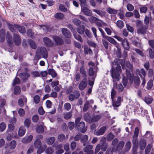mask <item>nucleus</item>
<instances>
[{
  "label": "nucleus",
  "mask_w": 154,
  "mask_h": 154,
  "mask_svg": "<svg viewBox=\"0 0 154 154\" xmlns=\"http://www.w3.org/2000/svg\"><path fill=\"white\" fill-rule=\"evenodd\" d=\"M111 77L113 79V82L114 84V82H116V81H119L120 79V74L122 72L121 66H117L116 69L112 67L110 71Z\"/></svg>",
  "instance_id": "1"
},
{
  "label": "nucleus",
  "mask_w": 154,
  "mask_h": 154,
  "mask_svg": "<svg viewBox=\"0 0 154 154\" xmlns=\"http://www.w3.org/2000/svg\"><path fill=\"white\" fill-rule=\"evenodd\" d=\"M135 23L137 26L138 28L137 33L140 35L145 34L148 29V25H143V22L138 20L136 21Z\"/></svg>",
  "instance_id": "2"
},
{
  "label": "nucleus",
  "mask_w": 154,
  "mask_h": 154,
  "mask_svg": "<svg viewBox=\"0 0 154 154\" xmlns=\"http://www.w3.org/2000/svg\"><path fill=\"white\" fill-rule=\"evenodd\" d=\"M81 118L77 117L75 120V126L79 132L82 133L85 132L87 129L85 126V123L83 122H81Z\"/></svg>",
  "instance_id": "3"
},
{
  "label": "nucleus",
  "mask_w": 154,
  "mask_h": 154,
  "mask_svg": "<svg viewBox=\"0 0 154 154\" xmlns=\"http://www.w3.org/2000/svg\"><path fill=\"white\" fill-rule=\"evenodd\" d=\"M41 56L45 58H47L48 57V53L47 51L45 48L43 47L38 48L37 51L35 55V58L38 59H39L41 57Z\"/></svg>",
  "instance_id": "4"
},
{
  "label": "nucleus",
  "mask_w": 154,
  "mask_h": 154,
  "mask_svg": "<svg viewBox=\"0 0 154 154\" xmlns=\"http://www.w3.org/2000/svg\"><path fill=\"white\" fill-rule=\"evenodd\" d=\"M88 84L87 79L84 78L79 84V88L80 90H82L84 89L86 87Z\"/></svg>",
  "instance_id": "5"
},
{
  "label": "nucleus",
  "mask_w": 154,
  "mask_h": 154,
  "mask_svg": "<svg viewBox=\"0 0 154 154\" xmlns=\"http://www.w3.org/2000/svg\"><path fill=\"white\" fill-rule=\"evenodd\" d=\"M83 149L84 152H86V154H93L94 152L92 150L93 147L92 145H88L85 146Z\"/></svg>",
  "instance_id": "6"
},
{
  "label": "nucleus",
  "mask_w": 154,
  "mask_h": 154,
  "mask_svg": "<svg viewBox=\"0 0 154 154\" xmlns=\"http://www.w3.org/2000/svg\"><path fill=\"white\" fill-rule=\"evenodd\" d=\"M30 76L29 73L21 72L19 75V76L23 82H25L27 80Z\"/></svg>",
  "instance_id": "7"
},
{
  "label": "nucleus",
  "mask_w": 154,
  "mask_h": 154,
  "mask_svg": "<svg viewBox=\"0 0 154 154\" xmlns=\"http://www.w3.org/2000/svg\"><path fill=\"white\" fill-rule=\"evenodd\" d=\"M53 38L57 45H61L64 43L63 40L58 36H53Z\"/></svg>",
  "instance_id": "8"
},
{
  "label": "nucleus",
  "mask_w": 154,
  "mask_h": 154,
  "mask_svg": "<svg viewBox=\"0 0 154 154\" xmlns=\"http://www.w3.org/2000/svg\"><path fill=\"white\" fill-rule=\"evenodd\" d=\"M43 41L45 45L49 47H52L54 45V43L48 38L45 37L43 38Z\"/></svg>",
  "instance_id": "9"
},
{
  "label": "nucleus",
  "mask_w": 154,
  "mask_h": 154,
  "mask_svg": "<svg viewBox=\"0 0 154 154\" xmlns=\"http://www.w3.org/2000/svg\"><path fill=\"white\" fill-rule=\"evenodd\" d=\"M61 32L63 35L67 38H69L71 36V33L67 28H63L61 29Z\"/></svg>",
  "instance_id": "10"
},
{
  "label": "nucleus",
  "mask_w": 154,
  "mask_h": 154,
  "mask_svg": "<svg viewBox=\"0 0 154 154\" xmlns=\"http://www.w3.org/2000/svg\"><path fill=\"white\" fill-rule=\"evenodd\" d=\"M81 11L86 16H91L92 14L90 10L85 6L81 7Z\"/></svg>",
  "instance_id": "11"
},
{
  "label": "nucleus",
  "mask_w": 154,
  "mask_h": 154,
  "mask_svg": "<svg viewBox=\"0 0 154 154\" xmlns=\"http://www.w3.org/2000/svg\"><path fill=\"white\" fill-rule=\"evenodd\" d=\"M121 97L119 96L116 101H114V99L112 100V106L115 109H117L116 108L119 106L120 105L121 101Z\"/></svg>",
  "instance_id": "12"
},
{
  "label": "nucleus",
  "mask_w": 154,
  "mask_h": 154,
  "mask_svg": "<svg viewBox=\"0 0 154 154\" xmlns=\"http://www.w3.org/2000/svg\"><path fill=\"white\" fill-rule=\"evenodd\" d=\"M88 138V137L87 135H81L80 142L83 143V146H85L88 144V142H87Z\"/></svg>",
  "instance_id": "13"
},
{
  "label": "nucleus",
  "mask_w": 154,
  "mask_h": 154,
  "mask_svg": "<svg viewBox=\"0 0 154 154\" xmlns=\"http://www.w3.org/2000/svg\"><path fill=\"white\" fill-rule=\"evenodd\" d=\"M13 39L14 42L16 45H19L20 44L21 40L20 36L17 34H14Z\"/></svg>",
  "instance_id": "14"
},
{
  "label": "nucleus",
  "mask_w": 154,
  "mask_h": 154,
  "mask_svg": "<svg viewBox=\"0 0 154 154\" xmlns=\"http://www.w3.org/2000/svg\"><path fill=\"white\" fill-rule=\"evenodd\" d=\"M125 144V142L123 141H121L119 143L115 148H112V151L113 152H115L118 150L122 149Z\"/></svg>",
  "instance_id": "15"
},
{
  "label": "nucleus",
  "mask_w": 154,
  "mask_h": 154,
  "mask_svg": "<svg viewBox=\"0 0 154 154\" xmlns=\"http://www.w3.org/2000/svg\"><path fill=\"white\" fill-rule=\"evenodd\" d=\"M133 80L134 83V86L136 88H137L140 84V80L137 76H134L132 78V81Z\"/></svg>",
  "instance_id": "16"
},
{
  "label": "nucleus",
  "mask_w": 154,
  "mask_h": 154,
  "mask_svg": "<svg viewBox=\"0 0 154 154\" xmlns=\"http://www.w3.org/2000/svg\"><path fill=\"white\" fill-rule=\"evenodd\" d=\"M123 61L122 59H116L114 60L113 64L118 66H120V65H121L123 69H124V65L123 64Z\"/></svg>",
  "instance_id": "17"
},
{
  "label": "nucleus",
  "mask_w": 154,
  "mask_h": 154,
  "mask_svg": "<svg viewBox=\"0 0 154 154\" xmlns=\"http://www.w3.org/2000/svg\"><path fill=\"white\" fill-rule=\"evenodd\" d=\"M6 39L7 42L9 45V46L10 47H12L13 44L12 40V36L8 32H7V33Z\"/></svg>",
  "instance_id": "18"
},
{
  "label": "nucleus",
  "mask_w": 154,
  "mask_h": 154,
  "mask_svg": "<svg viewBox=\"0 0 154 154\" xmlns=\"http://www.w3.org/2000/svg\"><path fill=\"white\" fill-rule=\"evenodd\" d=\"M117 88V83L116 82H114V84L113 85V88L111 92V98L112 100H113L115 98V96L116 94V91L115 89Z\"/></svg>",
  "instance_id": "19"
},
{
  "label": "nucleus",
  "mask_w": 154,
  "mask_h": 154,
  "mask_svg": "<svg viewBox=\"0 0 154 154\" xmlns=\"http://www.w3.org/2000/svg\"><path fill=\"white\" fill-rule=\"evenodd\" d=\"M126 77L130 81V84H132V78L134 76L133 74L132 73H131L130 71L127 69H126Z\"/></svg>",
  "instance_id": "20"
},
{
  "label": "nucleus",
  "mask_w": 154,
  "mask_h": 154,
  "mask_svg": "<svg viewBox=\"0 0 154 154\" xmlns=\"http://www.w3.org/2000/svg\"><path fill=\"white\" fill-rule=\"evenodd\" d=\"M106 38L110 43L115 45L117 49L119 48V45L114 39L109 36H106Z\"/></svg>",
  "instance_id": "21"
},
{
  "label": "nucleus",
  "mask_w": 154,
  "mask_h": 154,
  "mask_svg": "<svg viewBox=\"0 0 154 154\" xmlns=\"http://www.w3.org/2000/svg\"><path fill=\"white\" fill-rule=\"evenodd\" d=\"M124 49L126 50H128L130 48L129 45L126 38H124L121 42Z\"/></svg>",
  "instance_id": "22"
},
{
  "label": "nucleus",
  "mask_w": 154,
  "mask_h": 154,
  "mask_svg": "<svg viewBox=\"0 0 154 154\" xmlns=\"http://www.w3.org/2000/svg\"><path fill=\"white\" fill-rule=\"evenodd\" d=\"M106 129V127L105 126L102 127L96 132V135L97 136H99L103 134Z\"/></svg>",
  "instance_id": "23"
},
{
  "label": "nucleus",
  "mask_w": 154,
  "mask_h": 154,
  "mask_svg": "<svg viewBox=\"0 0 154 154\" xmlns=\"http://www.w3.org/2000/svg\"><path fill=\"white\" fill-rule=\"evenodd\" d=\"M85 30V27L83 25H80L76 29L77 32L81 35L84 34Z\"/></svg>",
  "instance_id": "24"
},
{
  "label": "nucleus",
  "mask_w": 154,
  "mask_h": 154,
  "mask_svg": "<svg viewBox=\"0 0 154 154\" xmlns=\"http://www.w3.org/2000/svg\"><path fill=\"white\" fill-rule=\"evenodd\" d=\"M146 145V141L143 139L141 140L140 141L139 146L140 148V150H143L145 148Z\"/></svg>",
  "instance_id": "25"
},
{
  "label": "nucleus",
  "mask_w": 154,
  "mask_h": 154,
  "mask_svg": "<svg viewBox=\"0 0 154 154\" xmlns=\"http://www.w3.org/2000/svg\"><path fill=\"white\" fill-rule=\"evenodd\" d=\"M33 138V136L30 135L26 138H24L22 140V142L24 143H28L30 142Z\"/></svg>",
  "instance_id": "26"
},
{
  "label": "nucleus",
  "mask_w": 154,
  "mask_h": 154,
  "mask_svg": "<svg viewBox=\"0 0 154 154\" xmlns=\"http://www.w3.org/2000/svg\"><path fill=\"white\" fill-rule=\"evenodd\" d=\"M5 31L3 29H2L0 30V42H3L5 39Z\"/></svg>",
  "instance_id": "27"
},
{
  "label": "nucleus",
  "mask_w": 154,
  "mask_h": 154,
  "mask_svg": "<svg viewBox=\"0 0 154 154\" xmlns=\"http://www.w3.org/2000/svg\"><path fill=\"white\" fill-rule=\"evenodd\" d=\"M91 106L90 105V102L88 100H87L85 103L84 104L83 111V112H85L87 111L88 110L90 106Z\"/></svg>",
  "instance_id": "28"
},
{
  "label": "nucleus",
  "mask_w": 154,
  "mask_h": 154,
  "mask_svg": "<svg viewBox=\"0 0 154 154\" xmlns=\"http://www.w3.org/2000/svg\"><path fill=\"white\" fill-rule=\"evenodd\" d=\"M28 42L30 47L33 49H35L36 48V45L35 42L31 39H28Z\"/></svg>",
  "instance_id": "29"
},
{
  "label": "nucleus",
  "mask_w": 154,
  "mask_h": 154,
  "mask_svg": "<svg viewBox=\"0 0 154 154\" xmlns=\"http://www.w3.org/2000/svg\"><path fill=\"white\" fill-rule=\"evenodd\" d=\"M8 28L11 32H14L17 29V25L15 24H12L10 23L7 24Z\"/></svg>",
  "instance_id": "30"
},
{
  "label": "nucleus",
  "mask_w": 154,
  "mask_h": 154,
  "mask_svg": "<svg viewBox=\"0 0 154 154\" xmlns=\"http://www.w3.org/2000/svg\"><path fill=\"white\" fill-rule=\"evenodd\" d=\"M89 75L90 76L95 77L96 75V73H95L94 69L92 67H90L88 71Z\"/></svg>",
  "instance_id": "31"
},
{
  "label": "nucleus",
  "mask_w": 154,
  "mask_h": 154,
  "mask_svg": "<svg viewBox=\"0 0 154 154\" xmlns=\"http://www.w3.org/2000/svg\"><path fill=\"white\" fill-rule=\"evenodd\" d=\"M84 118L86 122L91 123V117L90 115L88 113H86L84 114Z\"/></svg>",
  "instance_id": "32"
},
{
  "label": "nucleus",
  "mask_w": 154,
  "mask_h": 154,
  "mask_svg": "<svg viewBox=\"0 0 154 154\" xmlns=\"http://www.w3.org/2000/svg\"><path fill=\"white\" fill-rule=\"evenodd\" d=\"M26 132V129L24 128L23 127H20L18 131V135L20 136H23L25 134Z\"/></svg>",
  "instance_id": "33"
},
{
  "label": "nucleus",
  "mask_w": 154,
  "mask_h": 154,
  "mask_svg": "<svg viewBox=\"0 0 154 154\" xmlns=\"http://www.w3.org/2000/svg\"><path fill=\"white\" fill-rule=\"evenodd\" d=\"M42 143L41 141H35L34 143V147L37 149H39L41 148Z\"/></svg>",
  "instance_id": "34"
},
{
  "label": "nucleus",
  "mask_w": 154,
  "mask_h": 154,
  "mask_svg": "<svg viewBox=\"0 0 154 154\" xmlns=\"http://www.w3.org/2000/svg\"><path fill=\"white\" fill-rule=\"evenodd\" d=\"M131 146V144L130 142H127L125 146V152H126L128 151L130 149Z\"/></svg>",
  "instance_id": "35"
},
{
  "label": "nucleus",
  "mask_w": 154,
  "mask_h": 154,
  "mask_svg": "<svg viewBox=\"0 0 154 154\" xmlns=\"http://www.w3.org/2000/svg\"><path fill=\"white\" fill-rule=\"evenodd\" d=\"M73 35L75 38L76 39L79 41L81 42H83V40L81 36L80 35L77 34L76 32L75 33H74Z\"/></svg>",
  "instance_id": "36"
},
{
  "label": "nucleus",
  "mask_w": 154,
  "mask_h": 154,
  "mask_svg": "<svg viewBox=\"0 0 154 154\" xmlns=\"http://www.w3.org/2000/svg\"><path fill=\"white\" fill-rule=\"evenodd\" d=\"M80 72L82 75V76L84 78H86V74L85 71V68L83 66H82L80 69Z\"/></svg>",
  "instance_id": "37"
},
{
  "label": "nucleus",
  "mask_w": 154,
  "mask_h": 154,
  "mask_svg": "<svg viewBox=\"0 0 154 154\" xmlns=\"http://www.w3.org/2000/svg\"><path fill=\"white\" fill-rule=\"evenodd\" d=\"M64 17V15L63 13H57L55 14L54 17L57 19L61 20Z\"/></svg>",
  "instance_id": "38"
},
{
  "label": "nucleus",
  "mask_w": 154,
  "mask_h": 154,
  "mask_svg": "<svg viewBox=\"0 0 154 154\" xmlns=\"http://www.w3.org/2000/svg\"><path fill=\"white\" fill-rule=\"evenodd\" d=\"M72 111H71L69 112L64 113V118L66 120L69 119L72 116Z\"/></svg>",
  "instance_id": "39"
},
{
  "label": "nucleus",
  "mask_w": 154,
  "mask_h": 154,
  "mask_svg": "<svg viewBox=\"0 0 154 154\" xmlns=\"http://www.w3.org/2000/svg\"><path fill=\"white\" fill-rule=\"evenodd\" d=\"M21 92L20 88L18 86H16L15 87L14 89V93L16 95L20 94Z\"/></svg>",
  "instance_id": "40"
},
{
  "label": "nucleus",
  "mask_w": 154,
  "mask_h": 154,
  "mask_svg": "<svg viewBox=\"0 0 154 154\" xmlns=\"http://www.w3.org/2000/svg\"><path fill=\"white\" fill-rule=\"evenodd\" d=\"M48 73L51 75L53 78H55L57 76V74L53 69H49L48 71Z\"/></svg>",
  "instance_id": "41"
},
{
  "label": "nucleus",
  "mask_w": 154,
  "mask_h": 154,
  "mask_svg": "<svg viewBox=\"0 0 154 154\" xmlns=\"http://www.w3.org/2000/svg\"><path fill=\"white\" fill-rule=\"evenodd\" d=\"M101 117V116L98 115L91 118V123L94 122H96L98 121Z\"/></svg>",
  "instance_id": "42"
},
{
  "label": "nucleus",
  "mask_w": 154,
  "mask_h": 154,
  "mask_svg": "<svg viewBox=\"0 0 154 154\" xmlns=\"http://www.w3.org/2000/svg\"><path fill=\"white\" fill-rule=\"evenodd\" d=\"M46 147V145L45 144L40 149H38V150L37 151V154H41L43 152L45 149Z\"/></svg>",
  "instance_id": "43"
},
{
  "label": "nucleus",
  "mask_w": 154,
  "mask_h": 154,
  "mask_svg": "<svg viewBox=\"0 0 154 154\" xmlns=\"http://www.w3.org/2000/svg\"><path fill=\"white\" fill-rule=\"evenodd\" d=\"M55 140V138L53 137L49 138L47 140V143L49 145L53 144Z\"/></svg>",
  "instance_id": "44"
},
{
  "label": "nucleus",
  "mask_w": 154,
  "mask_h": 154,
  "mask_svg": "<svg viewBox=\"0 0 154 154\" xmlns=\"http://www.w3.org/2000/svg\"><path fill=\"white\" fill-rule=\"evenodd\" d=\"M145 101L147 104L151 103L153 101L152 98L150 96L146 97H145Z\"/></svg>",
  "instance_id": "45"
},
{
  "label": "nucleus",
  "mask_w": 154,
  "mask_h": 154,
  "mask_svg": "<svg viewBox=\"0 0 154 154\" xmlns=\"http://www.w3.org/2000/svg\"><path fill=\"white\" fill-rule=\"evenodd\" d=\"M17 29L20 33H23L26 32L25 28L23 26H20L17 25Z\"/></svg>",
  "instance_id": "46"
},
{
  "label": "nucleus",
  "mask_w": 154,
  "mask_h": 154,
  "mask_svg": "<svg viewBox=\"0 0 154 154\" xmlns=\"http://www.w3.org/2000/svg\"><path fill=\"white\" fill-rule=\"evenodd\" d=\"M89 20L91 23H95L97 20H100L95 17L92 16L89 18Z\"/></svg>",
  "instance_id": "47"
},
{
  "label": "nucleus",
  "mask_w": 154,
  "mask_h": 154,
  "mask_svg": "<svg viewBox=\"0 0 154 154\" xmlns=\"http://www.w3.org/2000/svg\"><path fill=\"white\" fill-rule=\"evenodd\" d=\"M24 126L27 128H28L29 127L31 124L30 119L28 118L26 119L24 122Z\"/></svg>",
  "instance_id": "48"
},
{
  "label": "nucleus",
  "mask_w": 154,
  "mask_h": 154,
  "mask_svg": "<svg viewBox=\"0 0 154 154\" xmlns=\"http://www.w3.org/2000/svg\"><path fill=\"white\" fill-rule=\"evenodd\" d=\"M16 142L14 140L11 141L9 143V146L11 149H14L16 146Z\"/></svg>",
  "instance_id": "49"
},
{
  "label": "nucleus",
  "mask_w": 154,
  "mask_h": 154,
  "mask_svg": "<svg viewBox=\"0 0 154 154\" xmlns=\"http://www.w3.org/2000/svg\"><path fill=\"white\" fill-rule=\"evenodd\" d=\"M116 25L120 29H122L124 27V23L121 20H118L116 22Z\"/></svg>",
  "instance_id": "50"
},
{
  "label": "nucleus",
  "mask_w": 154,
  "mask_h": 154,
  "mask_svg": "<svg viewBox=\"0 0 154 154\" xmlns=\"http://www.w3.org/2000/svg\"><path fill=\"white\" fill-rule=\"evenodd\" d=\"M152 147L151 145H148L145 149V154H149Z\"/></svg>",
  "instance_id": "51"
},
{
  "label": "nucleus",
  "mask_w": 154,
  "mask_h": 154,
  "mask_svg": "<svg viewBox=\"0 0 154 154\" xmlns=\"http://www.w3.org/2000/svg\"><path fill=\"white\" fill-rule=\"evenodd\" d=\"M107 11L108 13L110 14H116L117 12V11L116 10L112 9L110 8H107Z\"/></svg>",
  "instance_id": "52"
},
{
  "label": "nucleus",
  "mask_w": 154,
  "mask_h": 154,
  "mask_svg": "<svg viewBox=\"0 0 154 154\" xmlns=\"http://www.w3.org/2000/svg\"><path fill=\"white\" fill-rule=\"evenodd\" d=\"M40 97L38 95H35L34 96L33 100L34 102L36 104H38L40 101Z\"/></svg>",
  "instance_id": "53"
},
{
  "label": "nucleus",
  "mask_w": 154,
  "mask_h": 154,
  "mask_svg": "<svg viewBox=\"0 0 154 154\" xmlns=\"http://www.w3.org/2000/svg\"><path fill=\"white\" fill-rule=\"evenodd\" d=\"M36 132L38 133H42L44 132V129L42 125H40L36 129Z\"/></svg>",
  "instance_id": "54"
},
{
  "label": "nucleus",
  "mask_w": 154,
  "mask_h": 154,
  "mask_svg": "<svg viewBox=\"0 0 154 154\" xmlns=\"http://www.w3.org/2000/svg\"><path fill=\"white\" fill-rule=\"evenodd\" d=\"M84 53L86 54H89L90 55H92L93 54L92 50L88 48H84Z\"/></svg>",
  "instance_id": "55"
},
{
  "label": "nucleus",
  "mask_w": 154,
  "mask_h": 154,
  "mask_svg": "<svg viewBox=\"0 0 154 154\" xmlns=\"http://www.w3.org/2000/svg\"><path fill=\"white\" fill-rule=\"evenodd\" d=\"M125 65L127 68L129 69L131 71H132L133 70V65L130 63L129 61H127L125 62Z\"/></svg>",
  "instance_id": "56"
},
{
  "label": "nucleus",
  "mask_w": 154,
  "mask_h": 154,
  "mask_svg": "<svg viewBox=\"0 0 154 154\" xmlns=\"http://www.w3.org/2000/svg\"><path fill=\"white\" fill-rule=\"evenodd\" d=\"M71 105L69 103H65L64 105V109L66 111L69 110L71 108Z\"/></svg>",
  "instance_id": "57"
},
{
  "label": "nucleus",
  "mask_w": 154,
  "mask_h": 154,
  "mask_svg": "<svg viewBox=\"0 0 154 154\" xmlns=\"http://www.w3.org/2000/svg\"><path fill=\"white\" fill-rule=\"evenodd\" d=\"M117 91L119 92H121L123 91L124 88L121 84H119L118 85H117Z\"/></svg>",
  "instance_id": "58"
},
{
  "label": "nucleus",
  "mask_w": 154,
  "mask_h": 154,
  "mask_svg": "<svg viewBox=\"0 0 154 154\" xmlns=\"http://www.w3.org/2000/svg\"><path fill=\"white\" fill-rule=\"evenodd\" d=\"M53 152V149L50 147L47 148L45 151V152L46 154H52Z\"/></svg>",
  "instance_id": "59"
},
{
  "label": "nucleus",
  "mask_w": 154,
  "mask_h": 154,
  "mask_svg": "<svg viewBox=\"0 0 154 154\" xmlns=\"http://www.w3.org/2000/svg\"><path fill=\"white\" fill-rule=\"evenodd\" d=\"M149 56L150 58L153 59L154 58V49L150 48L149 50Z\"/></svg>",
  "instance_id": "60"
},
{
  "label": "nucleus",
  "mask_w": 154,
  "mask_h": 154,
  "mask_svg": "<svg viewBox=\"0 0 154 154\" xmlns=\"http://www.w3.org/2000/svg\"><path fill=\"white\" fill-rule=\"evenodd\" d=\"M41 27L42 28L43 30L45 31L50 32L51 30V28L48 26L42 25Z\"/></svg>",
  "instance_id": "61"
},
{
  "label": "nucleus",
  "mask_w": 154,
  "mask_h": 154,
  "mask_svg": "<svg viewBox=\"0 0 154 154\" xmlns=\"http://www.w3.org/2000/svg\"><path fill=\"white\" fill-rule=\"evenodd\" d=\"M128 78L125 76L123 77L122 83L125 87L127 85Z\"/></svg>",
  "instance_id": "62"
},
{
  "label": "nucleus",
  "mask_w": 154,
  "mask_h": 154,
  "mask_svg": "<svg viewBox=\"0 0 154 154\" xmlns=\"http://www.w3.org/2000/svg\"><path fill=\"white\" fill-rule=\"evenodd\" d=\"M72 22L76 26H79L81 23L80 20L77 18H74L73 19Z\"/></svg>",
  "instance_id": "63"
},
{
  "label": "nucleus",
  "mask_w": 154,
  "mask_h": 154,
  "mask_svg": "<svg viewBox=\"0 0 154 154\" xmlns=\"http://www.w3.org/2000/svg\"><path fill=\"white\" fill-rule=\"evenodd\" d=\"M59 10L63 12H66L67 11V9L65 6L63 5L60 4L59 6Z\"/></svg>",
  "instance_id": "64"
}]
</instances>
